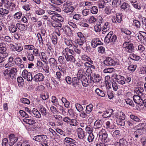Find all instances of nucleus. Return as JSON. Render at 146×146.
<instances>
[{"label": "nucleus", "instance_id": "obj_1", "mask_svg": "<svg viewBox=\"0 0 146 146\" xmlns=\"http://www.w3.org/2000/svg\"><path fill=\"white\" fill-rule=\"evenodd\" d=\"M17 68L12 67L4 70L3 72V74L5 78L7 80H9L11 79H15L17 72Z\"/></svg>", "mask_w": 146, "mask_h": 146}, {"label": "nucleus", "instance_id": "obj_2", "mask_svg": "<svg viewBox=\"0 0 146 146\" xmlns=\"http://www.w3.org/2000/svg\"><path fill=\"white\" fill-rule=\"evenodd\" d=\"M98 135L100 139L102 141L101 142L102 145L107 146L108 145L107 142V139L108 138V135L106 131L104 129H102L100 130L99 132Z\"/></svg>", "mask_w": 146, "mask_h": 146}, {"label": "nucleus", "instance_id": "obj_3", "mask_svg": "<svg viewBox=\"0 0 146 146\" xmlns=\"http://www.w3.org/2000/svg\"><path fill=\"white\" fill-rule=\"evenodd\" d=\"M123 47L124 50L127 52L131 53L134 51L133 44L130 42H125L123 44Z\"/></svg>", "mask_w": 146, "mask_h": 146}, {"label": "nucleus", "instance_id": "obj_4", "mask_svg": "<svg viewBox=\"0 0 146 146\" xmlns=\"http://www.w3.org/2000/svg\"><path fill=\"white\" fill-rule=\"evenodd\" d=\"M11 49L13 51H17L20 52L23 50V48L21 44L17 42L14 44H11Z\"/></svg>", "mask_w": 146, "mask_h": 146}, {"label": "nucleus", "instance_id": "obj_5", "mask_svg": "<svg viewBox=\"0 0 146 146\" xmlns=\"http://www.w3.org/2000/svg\"><path fill=\"white\" fill-rule=\"evenodd\" d=\"M4 6L5 7L11 11H14L16 9V4L9 0H6Z\"/></svg>", "mask_w": 146, "mask_h": 146}, {"label": "nucleus", "instance_id": "obj_6", "mask_svg": "<svg viewBox=\"0 0 146 146\" xmlns=\"http://www.w3.org/2000/svg\"><path fill=\"white\" fill-rule=\"evenodd\" d=\"M22 58L25 62L28 61L32 62L35 60V56L31 52H27L26 56H23Z\"/></svg>", "mask_w": 146, "mask_h": 146}, {"label": "nucleus", "instance_id": "obj_7", "mask_svg": "<svg viewBox=\"0 0 146 146\" xmlns=\"http://www.w3.org/2000/svg\"><path fill=\"white\" fill-rule=\"evenodd\" d=\"M113 77L119 84H121V85L125 84V78L123 76L115 74L113 75Z\"/></svg>", "mask_w": 146, "mask_h": 146}, {"label": "nucleus", "instance_id": "obj_8", "mask_svg": "<svg viewBox=\"0 0 146 146\" xmlns=\"http://www.w3.org/2000/svg\"><path fill=\"white\" fill-rule=\"evenodd\" d=\"M104 64L106 66H115L116 62L111 57H108L104 61Z\"/></svg>", "mask_w": 146, "mask_h": 146}, {"label": "nucleus", "instance_id": "obj_9", "mask_svg": "<svg viewBox=\"0 0 146 146\" xmlns=\"http://www.w3.org/2000/svg\"><path fill=\"white\" fill-rule=\"evenodd\" d=\"M43 74L41 73H38L35 74L33 77V80L38 82L43 81L44 79Z\"/></svg>", "mask_w": 146, "mask_h": 146}, {"label": "nucleus", "instance_id": "obj_10", "mask_svg": "<svg viewBox=\"0 0 146 146\" xmlns=\"http://www.w3.org/2000/svg\"><path fill=\"white\" fill-rule=\"evenodd\" d=\"M9 137L10 141L9 143V146H12L18 140V138L15 137L14 134L9 135Z\"/></svg>", "mask_w": 146, "mask_h": 146}, {"label": "nucleus", "instance_id": "obj_11", "mask_svg": "<svg viewBox=\"0 0 146 146\" xmlns=\"http://www.w3.org/2000/svg\"><path fill=\"white\" fill-rule=\"evenodd\" d=\"M75 7L72 4H68L65 5L64 11L66 13L69 12H72L75 9Z\"/></svg>", "mask_w": 146, "mask_h": 146}, {"label": "nucleus", "instance_id": "obj_12", "mask_svg": "<svg viewBox=\"0 0 146 146\" xmlns=\"http://www.w3.org/2000/svg\"><path fill=\"white\" fill-rule=\"evenodd\" d=\"M17 24L15 25L13 23L8 27V30L10 33L12 34L15 33L17 31Z\"/></svg>", "mask_w": 146, "mask_h": 146}, {"label": "nucleus", "instance_id": "obj_13", "mask_svg": "<svg viewBox=\"0 0 146 146\" xmlns=\"http://www.w3.org/2000/svg\"><path fill=\"white\" fill-rule=\"evenodd\" d=\"M63 124L62 117L59 114H55V125L62 126Z\"/></svg>", "mask_w": 146, "mask_h": 146}, {"label": "nucleus", "instance_id": "obj_14", "mask_svg": "<svg viewBox=\"0 0 146 146\" xmlns=\"http://www.w3.org/2000/svg\"><path fill=\"white\" fill-rule=\"evenodd\" d=\"M133 99L135 103L140 106L143 105V100L139 96L134 95L133 97Z\"/></svg>", "mask_w": 146, "mask_h": 146}, {"label": "nucleus", "instance_id": "obj_15", "mask_svg": "<svg viewBox=\"0 0 146 146\" xmlns=\"http://www.w3.org/2000/svg\"><path fill=\"white\" fill-rule=\"evenodd\" d=\"M64 141V143L67 146L69 145L70 146H74V145H76V144L74 143L75 141L71 138L67 137L65 139Z\"/></svg>", "mask_w": 146, "mask_h": 146}, {"label": "nucleus", "instance_id": "obj_16", "mask_svg": "<svg viewBox=\"0 0 146 146\" xmlns=\"http://www.w3.org/2000/svg\"><path fill=\"white\" fill-rule=\"evenodd\" d=\"M112 22L113 23L117 22L120 23L122 21V17L121 15L119 13L116 14V16H114L112 18Z\"/></svg>", "mask_w": 146, "mask_h": 146}, {"label": "nucleus", "instance_id": "obj_17", "mask_svg": "<svg viewBox=\"0 0 146 146\" xmlns=\"http://www.w3.org/2000/svg\"><path fill=\"white\" fill-rule=\"evenodd\" d=\"M48 13L49 15H52L50 17L51 18V20H50V23L52 27H55V11H48Z\"/></svg>", "mask_w": 146, "mask_h": 146}, {"label": "nucleus", "instance_id": "obj_18", "mask_svg": "<svg viewBox=\"0 0 146 146\" xmlns=\"http://www.w3.org/2000/svg\"><path fill=\"white\" fill-rule=\"evenodd\" d=\"M102 27L103 28L102 31L103 34H105L108 32L110 29V25L108 22H106L102 25Z\"/></svg>", "mask_w": 146, "mask_h": 146}, {"label": "nucleus", "instance_id": "obj_19", "mask_svg": "<svg viewBox=\"0 0 146 146\" xmlns=\"http://www.w3.org/2000/svg\"><path fill=\"white\" fill-rule=\"evenodd\" d=\"M17 25L18 29L21 31H25L27 29V26L26 25L18 23Z\"/></svg>", "mask_w": 146, "mask_h": 146}, {"label": "nucleus", "instance_id": "obj_20", "mask_svg": "<svg viewBox=\"0 0 146 146\" xmlns=\"http://www.w3.org/2000/svg\"><path fill=\"white\" fill-rule=\"evenodd\" d=\"M113 34L112 31L109 32L106 36L105 37L104 39V42L106 44H108L110 42H111V36Z\"/></svg>", "mask_w": 146, "mask_h": 146}, {"label": "nucleus", "instance_id": "obj_21", "mask_svg": "<svg viewBox=\"0 0 146 146\" xmlns=\"http://www.w3.org/2000/svg\"><path fill=\"white\" fill-rule=\"evenodd\" d=\"M127 142L125 139L122 138L119 141V142H116L115 143L114 145L115 146H124L126 145Z\"/></svg>", "mask_w": 146, "mask_h": 146}, {"label": "nucleus", "instance_id": "obj_22", "mask_svg": "<svg viewBox=\"0 0 146 146\" xmlns=\"http://www.w3.org/2000/svg\"><path fill=\"white\" fill-rule=\"evenodd\" d=\"M113 110L112 109H109L108 110L104 112L102 115V117L104 118L110 117L112 114Z\"/></svg>", "mask_w": 146, "mask_h": 146}, {"label": "nucleus", "instance_id": "obj_23", "mask_svg": "<svg viewBox=\"0 0 146 146\" xmlns=\"http://www.w3.org/2000/svg\"><path fill=\"white\" fill-rule=\"evenodd\" d=\"M38 108L42 115L45 116L47 114L46 109L41 104H39L38 105Z\"/></svg>", "mask_w": 146, "mask_h": 146}, {"label": "nucleus", "instance_id": "obj_24", "mask_svg": "<svg viewBox=\"0 0 146 146\" xmlns=\"http://www.w3.org/2000/svg\"><path fill=\"white\" fill-rule=\"evenodd\" d=\"M77 131L78 137L80 139H83L85 136L84 131L81 128H78Z\"/></svg>", "mask_w": 146, "mask_h": 146}, {"label": "nucleus", "instance_id": "obj_25", "mask_svg": "<svg viewBox=\"0 0 146 146\" xmlns=\"http://www.w3.org/2000/svg\"><path fill=\"white\" fill-rule=\"evenodd\" d=\"M31 112V114H32V113H33L34 115V116L37 118H40L41 117V115L39 112L35 108H33Z\"/></svg>", "mask_w": 146, "mask_h": 146}, {"label": "nucleus", "instance_id": "obj_26", "mask_svg": "<svg viewBox=\"0 0 146 146\" xmlns=\"http://www.w3.org/2000/svg\"><path fill=\"white\" fill-rule=\"evenodd\" d=\"M41 141L42 146H48L47 145V142L46 140L47 137L45 135H41Z\"/></svg>", "mask_w": 146, "mask_h": 146}, {"label": "nucleus", "instance_id": "obj_27", "mask_svg": "<svg viewBox=\"0 0 146 146\" xmlns=\"http://www.w3.org/2000/svg\"><path fill=\"white\" fill-rule=\"evenodd\" d=\"M72 55H69V53H66L65 57L67 61L72 62L75 61V58Z\"/></svg>", "mask_w": 146, "mask_h": 146}, {"label": "nucleus", "instance_id": "obj_28", "mask_svg": "<svg viewBox=\"0 0 146 146\" xmlns=\"http://www.w3.org/2000/svg\"><path fill=\"white\" fill-rule=\"evenodd\" d=\"M23 120L25 123L29 125H33L35 124L36 123L35 120H34L27 119L26 118L23 119Z\"/></svg>", "mask_w": 146, "mask_h": 146}, {"label": "nucleus", "instance_id": "obj_29", "mask_svg": "<svg viewBox=\"0 0 146 146\" xmlns=\"http://www.w3.org/2000/svg\"><path fill=\"white\" fill-rule=\"evenodd\" d=\"M80 83L79 79L76 77L72 78V85L74 87H76L77 85H79Z\"/></svg>", "mask_w": 146, "mask_h": 146}, {"label": "nucleus", "instance_id": "obj_30", "mask_svg": "<svg viewBox=\"0 0 146 146\" xmlns=\"http://www.w3.org/2000/svg\"><path fill=\"white\" fill-rule=\"evenodd\" d=\"M92 78L93 79V82L96 83L99 82L101 78L99 75L97 74H94Z\"/></svg>", "mask_w": 146, "mask_h": 146}, {"label": "nucleus", "instance_id": "obj_31", "mask_svg": "<svg viewBox=\"0 0 146 146\" xmlns=\"http://www.w3.org/2000/svg\"><path fill=\"white\" fill-rule=\"evenodd\" d=\"M103 123L101 120H96L94 123V126L96 129H99L102 126Z\"/></svg>", "mask_w": 146, "mask_h": 146}, {"label": "nucleus", "instance_id": "obj_32", "mask_svg": "<svg viewBox=\"0 0 146 146\" xmlns=\"http://www.w3.org/2000/svg\"><path fill=\"white\" fill-rule=\"evenodd\" d=\"M6 45L4 42H0V53L4 52L7 50Z\"/></svg>", "mask_w": 146, "mask_h": 146}, {"label": "nucleus", "instance_id": "obj_33", "mask_svg": "<svg viewBox=\"0 0 146 146\" xmlns=\"http://www.w3.org/2000/svg\"><path fill=\"white\" fill-rule=\"evenodd\" d=\"M99 41V38H94L91 41V46L93 48L96 47L99 44L98 41Z\"/></svg>", "mask_w": 146, "mask_h": 146}, {"label": "nucleus", "instance_id": "obj_34", "mask_svg": "<svg viewBox=\"0 0 146 146\" xmlns=\"http://www.w3.org/2000/svg\"><path fill=\"white\" fill-rule=\"evenodd\" d=\"M81 58L84 61L89 62L91 63H94V62L91 59L86 55H82L81 57Z\"/></svg>", "mask_w": 146, "mask_h": 146}, {"label": "nucleus", "instance_id": "obj_35", "mask_svg": "<svg viewBox=\"0 0 146 146\" xmlns=\"http://www.w3.org/2000/svg\"><path fill=\"white\" fill-rule=\"evenodd\" d=\"M55 107V114L56 113L57 114H60L63 111V108L61 106L58 104Z\"/></svg>", "mask_w": 146, "mask_h": 146}, {"label": "nucleus", "instance_id": "obj_36", "mask_svg": "<svg viewBox=\"0 0 146 146\" xmlns=\"http://www.w3.org/2000/svg\"><path fill=\"white\" fill-rule=\"evenodd\" d=\"M96 93L99 96L102 97H105V94L104 92L102 90L97 88L95 91Z\"/></svg>", "mask_w": 146, "mask_h": 146}, {"label": "nucleus", "instance_id": "obj_37", "mask_svg": "<svg viewBox=\"0 0 146 146\" xmlns=\"http://www.w3.org/2000/svg\"><path fill=\"white\" fill-rule=\"evenodd\" d=\"M22 15L23 13L21 11H19L13 15V18L15 20H18L21 18Z\"/></svg>", "mask_w": 146, "mask_h": 146}, {"label": "nucleus", "instance_id": "obj_38", "mask_svg": "<svg viewBox=\"0 0 146 146\" xmlns=\"http://www.w3.org/2000/svg\"><path fill=\"white\" fill-rule=\"evenodd\" d=\"M47 45L48 46V51L51 52L52 55H55V53L54 52L53 47V46L49 42H48L47 44Z\"/></svg>", "mask_w": 146, "mask_h": 146}, {"label": "nucleus", "instance_id": "obj_39", "mask_svg": "<svg viewBox=\"0 0 146 146\" xmlns=\"http://www.w3.org/2000/svg\"><path fill=\"white\" fill-rule=\"evenodd\" d=\"M97 20V19L95 17L92 16L89 17L88 21L89 24H93L95 23Z\"/></svg>", "mask_w": 146, "mask_h": 146}, {"label": "nucleus", "instance_id": "obj_40", "mask_svg": "<svg viewBox=\"0 0 146 146\" xmlns=\"http://www.w3.org/2000/svg\"><path fill=\"white\" fill-rule=\"evenodd\" d=\"M112 5L113 7H116L120 5L121 0H113Z\"/></svg>", "mask_w": 146, "mask_h": 146}, {"label": "nucleus", "instance_id": "obj_41", "mask_svg": "<svg viewBox=\"0 0 146 146\" xmlns=\"http://www.w3.org/2000/svg\"><path fill=\"white\" fill-rule=\"evenodd\" d=\"M21 5L23 9L26 11H29L30 10L31 7L30 5V3L28 2L24 4V5Z\"/></svg>", "mask_w": 146, "mask_h": 146}, {"label": "nucleus", "instance_id": "obj_42", "mask_svg": "<svg viewBox=\"0 0 146 146\" xmlns=\"http://www.w3.org/2000/svg\"><path fill=\"white\" fill-rule=\"evenodd\" d=\"M33 50L32 52V54L35 56H38L40 55V52H39V50L38 49L35 48Z\"/></svg>", "mask_w": 146, "mask_h": 146}, {"label": "nucleus", "instance_id": "obj_43", "mask_svg": "<svg viewBox=\"0 0 146 146\" xmlns=\"http://www.w3.org/2000/svg\"><path fill=\"white\" fill-rule=\"evenodd\" d=\"M130 1L131 5L135 9H141V7L138 5V3L136 1L133 2V0H130Z\"/></svg>", "mask_w": 146, "mask_h": 146}, {"label": "nucleus", "instance_id": "obj_44", "mask_svg": "<svg viewBox=\"0 0 146 146\" xmlns=\"http://www.w3.org/2000/svg\"><path fill=\"white\" fill-rule=\"evenodd\" d=\"M121 31L122 32L127 35H130L131 33L129 30L123 26L121 29Z\"/></svg>", "mask_w": 146, "mask_h": 146}, {"label": "nucleus", "instance_id": "obj_45", "mask_svg": "<svg viewBox=\"0 0 146 146\" xmlns=\"http://www.w3.org/2000/svg\"><path fill=\"white\" fill-rule=\"evenodd\" d=\"M93 105L92 104H90L87 105L86 108V111L87 113H90L92 110Z\"/></svg>", "mask_w": 146, "mask_h": 146}, {"label": "nucleus", "instance_id": "obj_46", "mask_svg": "<svg viewBox=\"0 0 146 146\" xmlns=\"http://www.w3.org/2000/svg\"><path fill=\"white\" fill-rule=\"evenodd\" d=\"M34 45L29 44L25 45L24 46L25 50H32L35 48Z\"/></svg>", "mask_w": 146, "mask_h": 146}, {"label": "nucleus", "instance_id": "obj_47", "mask_svg": "<svg viewBox=\"0 0 146 146\" xmlns=\"http://www.w3.org/2000/svg\"><path fill=\"white\" fill-rule=\"evenodd\" d=\"M21 102L24 104L29 105L30 103L29 100L26 98H22L20 99Z\"/></svg>", "mask_w": 146, "mask_h": 146}, {"label": "nucleus", "instance_id": "obj_48", "mask_svg": "<svg viewBox=\"0 0 146 146\" xmlns=\"http://www.w3.org/2000/svg\"><path fill=\"white\" fill-rule=\"evenodd\" d=\"M49 36L54 44H55V33L54 31H52L49 33Z\"/></svg>", "mask_w": 146, "mask_h": 146}, {"label": "nucleus", "instance_id": "obj_49", "mask_svg": "<svg viewBox=\"0 0 146 146\" xmlns=\"http://www.w3.org/2000/svg\"><path fill=\"white\" fill-rule=\"evenodd\" d=\"M37 36L38 40L40 44L43 45V40L42 36L40 33H38L37 34Z\"/></svg>", "mask_w": 146, "mask_h": 146}, {"label": "nucleus", "instance_id": "obj_50", "mask_svg": "<svg viewBox=\"0 0 146 146\" xmlns=\"http://www.w3.org/2000/svg\"><path fill=\"white\" fill-rule=\"evenodd\" d=\"M125 114L123 112H121L117 116V119L119 120H124L125 119Z\"/></svg>", "mask_w": 146, "mask_h": 146}, {"label": "nucleus", "instance_id": "obj_51", "mask_svg": "<svg viewBox=\"0 0 146 146\" xmlns=\"http://www.w3.org/2000/svg\"><path fill=\"white\" fill-rule=\"evenodd\" d=\"M125 100L127 104H129L133 107H134V105L133 101L132 100L129 98H127L125 99Z\"/></svg>", "mask_w": 146, "mask_h": 146}, {"label": "nucleus", "instance_id": "obj_52", "mask_svg": "<svg viewBox=\"0 0 146 146\" xmlns=\"http://www.w3.org/2000/svg\"><path fill=\"white\" fill-rule=\"evenodd\" d=\"M22 61V59L19 57H16L14 60V63L17 65L21 64Z\"/></svg>", "mask_w": 146, "mask_h": 146}, {"label": "nucleus", "instance_id": "obj_53", "mask_svg": "<svg viewBox=\"0 0 146 146\" xmlns=\"http://www.w3.org/2000/svg\"><path fill=\"white\" fill-rule=\"evenodd\" d=\"M17 82L19 83V84L21 86L23 85L24 84V80L23 78L21 76L17 78Z\"/></svg>", "mask_w": 146, "mask_h": 146}, {"label": "nucleus", "instance_id": "obj_54", "mask_svg": "<svg viewBox=\"0 0 146 146\" xmlns=\"http://www.w3.org/2000/svg\"><path fill=\"white\" fill-rule=\"evenodd\" d=\"M49 62L51 67L52 68H54L55 66V59L53 58H50L49 60Z\"/></svg>", "mask_w": 146, "mask_h": 146}, {"label": "nucleus", "instance_id": "obj_55", "mask_svg": "<svg viewBox=\"0 0 146 146\" xmlns=\"http://www.w3.org/2000/svg\"><path fill=\"white\" fill-rule=\"evenodd\" d=\"M22 145L30 146V145L29 144L28 141L27 140L24 141L22 143L21 142H18L17 143V146H22Z\"/></svg>", "mask_w": 146, "mask_h": 146}, {"label": "nucleus", "instance_id": "obj_56", "mask_svg": "<svg viewBox=\"0 0 146 146\" xmlns=\"http://www.w3.org/2000/svg\"><path fill=\"white\" fill-rule=\"evenodd\" d=\"M90 11L93 14H97L98 11L97 7L95 6L92 7L90 8Z\"/></svg>", "mask_w": 146, "mask_h": 146}, {"label": "nucleus", "instance_id": "obj_57", "mask_svg": "<svg viewBox=\"0 0 146 146\" xmlns=\"http://www.w3.org/2000/svg\"><path fill=\"white\" fill-rule=\"evenodd\" d=\"M133 25L137 28H139L141 26L140 22L138 20H134L133 21Z\"/></svg>", "mask_w": 146, "mask_h": 146}, {"label": "nucleus", "instance_id": "obj_58", "mask_svg": "<svg viewBox=\"0 0 146 146\" xmlns=\"http://www.w3.org/2000/svg\"><path fill=\"white\" fill-rule=\"evenodd\" d=\"M13 36L14 38L17 40H21L22 38L21 35L18 32H16L14 33Z\"/></svg>", "mask_w": 146, "mask_h": 146}, {"label": "nucleus", "instance_id": "obj_59", "mask_svg": "<svg viewBox=\"0 0 146 146\" xmlns=\"http://www.w3.org/2000/svg\"><path fill=\"white\" fill-rule=\"evenodd\" d=\"M115 70L113 68H109L105 69L103 70V72L105 73H111Z\"/></svg>", "mask_w": 146, "mask_h": 146}, {"label": "nucleus", "instance_id": "obj_60", "mask_svg": "<svg viewBox=\"0 0 146 146\" xmlns=\"http://www.w3.org/2000/svg\"><path fill=\"white\" fill-rule=\"evenodd\" d=\"M75 106L77 111L81 112L83 110V108L82 105L80 104H75Z\"/></svg>", "mask_w": 146, "mask_h": 146}, {"label": "nucleus", "instance_id": "obj_61", "mask_svg": "<svg viewBox=\"0 0 146 146\" xmlns=\"http://www.w3.org/2000/svg\"><path fill=\"white\" fill-rule=\"evenodd\" d=\"M137 68V66L135 65H131L128 67V70L131 72H134Z\"/></svg>", "mask_w": 146, "mask_h": 146}, {"label": "nucleus", "instance_id": "obj_62", "mask_svg": "<svg viewBox=\"0 0 146 146\" xmlns=\"http://www.w3.org/2000/svg\"><path fill=\"white\" fill-rule=\"evenodd\" d=\"M9 143L8 142V140L7 138H4L2 141V146H8L9 145Z\"/></svg>", "mask_w": 146, "mask_h": 146}, {"label": "nucleus", "instance_id": "obj_63", "mask_svg": "<svg viewBox=\"0 0 146 146\" xmlns=\"http://www.w3.org/2000/svg\"><path fill=\"white\" fill-rule=\"evenodd\" d=\"M145 35L143 36L141 34H139L137 35V37L139 40L141 42L144 43L145 42L144 40Z\"/></svg>", "mask_w": 146, "mask_h": 146}, {"label": "nucleus", "instance_id": "obj_64", "mask_svg": "<svg viewBox=\"0 0 146 146\" xmlns=\"http://www.w3.org/2000/svg\"><path fill=\"white\" fill-rule=\"evenodd\" d=\"M102 25H97L96 26H94V30L96 32H100L102 27Z\"/></svg>", "mask_w": 146, "mask_h": 146}]
</instances>
